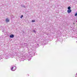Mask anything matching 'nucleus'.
Listing matches in <instances>:
<instances>
[{
  "mask_svg": "<svg viewBox=\"0 0 77 77\" xmlns=\"http://www.w3.org/2000/svg\"><path fill=\"white\" fill-rule=\"evenodd\" d=\"M77 16V13H76L75 15V16Z\"/></svg>",
  "mask_w": 77,
  "mask_h": 77,
  "instance_id": "6e6552de",
  "label": "nucleus"
},
{
  "mask_svg": "<svg viewBox=\"0 0 77 77\" xmlns=\"http://www.w3.org/2000/svg\"><path fill=\"white\" fill-rule=\"evenodd\" d=\"M71 10H69L67 11V12L68 13H71Z\"/></svg>",
  "mask_w": 77,
  "mask_h": 77,
  "instance_id": "20e7f679",
  "label": "nucleus"
},
{
  "mask_svg": "<svg viewBox=\"0 0 77 77\" xmlns=\"http://www.w3.org/2000/svg\"><path fill=\"white\" fill-rule=\"evenodd\" d=\"M10 37L11 38H14V35L13 34H11V35L10 36Z\"/></svg>",
  "mask_w": 77,
  "mask_h": 77,
  "instance_id": "f03ea898",
  "label": "nucleus"
},
{
  "mask_svg": "<svg viewBox=\"0 0 77 77\" xmlns=\"http://www.w3.org/2000/svg\"><path fill=\"white\" fill-rule=\"evenodd\" d=\"M16 67L15 66H14L13 67L11 68V70L12 71H14L16 69Z\"/></svg>",
  "mask_w": 77,
  "mask_h": 77,
  "instance_id": "f257e3e1",
  "label": "nucleus"
},
{
  "mask_svg": "<svg viewBox=\"0 0 77 77\" xmlns=\"http://www.w3.org/2000/svg\"><path fill=\"white\" fill-rule=\"evenodd\" d=\"M68 9H69V10H70L71 9V7H70L69 6L68 7Z\"/></svg>",
  "mask_w": 77,
  "mask_h": 77,
  "instance_id": "39448f33",
  "label": "nucleus"
},
{
  "mask_svg": "<svg viewBox=\"0 0 77 77\" xmlns=\"http://www.w3.org/2000/svg\"><path fill=\"white\" fill-rule=\"evenodd\" d=\"M23 15H21V16L20 17V18H23Z\"/></svg>",
  "mask_w": 77,
  "mask_h": 77,
  "instance_id": "0eeeda50",
  "label": "nucleus"
},
{
  "mask_svg": "<svg viewBox=\"0 0 77 77\" xmlns=\"http://www.w3.org/2000/svg\"><path fill=\"white\" fill-rule=\"evenodd\" d=\"M73 24H75V23H73Z\"/></svg>",
  "mask_w": 77,
  "mask_h": 77,
  "instance_id": "1a4fd4ad",
  "label": "nucleus"
},
{
  "mask_svg": "<svg viewBox=\"0 0 77 77\" xmlns=\"http://www.w3.org/2000/svg\"><path fill=\"white\" fill-rule=\"evenodd\" d=\"M5 21L7 23H8V22H9V20L8 18H6Z\"/></svg>",
  "mask_w": 77,
  "mask_h": 77,
  "instance_id": "7ed1b4c3",
  "label": "nucleus"
},
{
  "mask_svg": "<svg viewBox=\"0 0 77 77\" xmlns=\"http://www.w3.org/2000/svg\"><path fill=\"white\" fill-rule=\"evenodd\" d=\"M32 23H34V22H35V20H32Z\"/></svg>",
  "mask_w": 77,
  "mask_h": 77,
  "instance_id": "423d86ee",
  "label": "nucleus"
}]
</instances>
